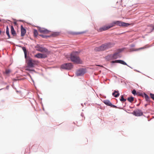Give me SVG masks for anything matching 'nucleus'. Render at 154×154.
<instances>
[{
  "label": "nucleus",
  "instance_id": "f257e3e1",
  "mask_svg": "<svg viewBox=\"0 0 154 154\" xmlns=\"http://www.w3.org/2000/svg\"><path fill=\"white\" fill-rule=\"evenodd\" d=\"M77 52H72L71 54L70 58L71 61L77 64L81 63L82 61L80 60L79 57L77 56Z\"/></svg>",
  "mask_w": 154,
  "mask_h": 154
},
{
  "label": "nucleus",
  "instance_id": "f03ea898",
  "mask_svg": "<svg viewBox=\"0 0 154 154\" xmlns=\"http://www.w3.org/2000/svg\"><path fill=\"white\" fill-rule=\"evenodd\" d=\"M111 28L115 26V25L119 26H120L127 27L130 25L128 23H126L120 21H113L112 23L109 24Z\"/></svg>",
  "mask_w": 154,
  "mask_h": 154
},
{
  "label": "nucleus",
  "instance_id": "7ed1b4c3",
  "mask_svg": "<svg viewBox=\"0 0 154 154\" xmlns=\"http://www.w3.org/2000/svg\"><path fill=\"white\" fill-rule=\"evenodd\" d=\"M38 62L37 60L31 59H29L27 61L28 66L31 68L34 67L35 65L38 64Z\"/></svg>",
  "mask_w": 154,
  "mask_h": 154
},
{
  "label": "nucleus",
  "instance_id": "20e7f679",
  "mask_svg": "<svg viewBox=\"0 0 154 154\" xmlns=\"http://www.w3.org/2000/svg\"><path fill=\"white\" fill-rule=\"evenodd\" d=\"M35 48L37 51L41 52L47 53L48 52V50L47 48L41 47L39 45H37Z\"/></svg>",
  "mask_w": 154,
  "mask_h": 154
},
{
  "label": "nucleus",
  "instance_id": "39448f33",
  "mask_svg": "<svg viewBox=\"0 0 154 154\" xmlns=\"http://www.w3.org/2000/svg\"><path fill=\"white\" fill-rule=\"evenodd\" d=\"M61 68L64 69L70 70L73 68V65L70 63H66L61 65Z\"/></svg>",
  "mask_w": 154,
  "mask_h": 154
},
{
  "label": "nucleus",
  "instance_id": "423d86ee",
  "mask_svg": "<svg viewBox=\"0 0 154 154\" xmlns=\"http://www.w3.org/2000/svg\"><path fill=\"white\" fill-rule=\"evenodd\" d=\"M106 49H107L104 44H103L100 46L96 47L94 48V50L96 51H104Z\"/></svg>",
  "mask_w": 154,
  "mask_h": 154
},
{
  "label": "nucleus",
  "instance_id": "0eeeda50",
  "mask_svg": "<svg viewBox=\"0 0 154 154\" xmlns=\"http://www.w3.org/2000/svg\"><path fill=\"white\" fill-rule=\"evenodd\" d=\"M111 28L110 24L107 26H103L102 27H100L99 29H97L98 32H101L103 31L107 30L110 28Z\"/></svg>",
  "mask_w": 154,
  "mask_h": 154
},
{
  "label": "nucleus",
  "instance_id": "6e6552de",
  "mask_svg": "<svg viewBox=\"0 0 154 154\" xmlns=\"http://www.w3.org/2000/svg\"><path fill=\"white\" fill-rule=\"evenodd\" d=\"M38 30L40 32L44 34H48L50 32V31L47 29L43 28L40 27L38 28Z\"/></svg>",
  "mask_w": 154,
  "mask_h": 154
},
{
  "label": "nucleus",
  "instance_id": "1a4fd4ad",
  "mask_svg": "<svg viewBox=\"0 0 154 154\" xmlns=\"http://www.w3.org/2000/svg\"><path fill=\"white\" fill-rule=\"evenodd\" d=\"M134 115L137 116H140L143 115L142 111L140 109H137L134 111Z\"/></svg>",
  "mask_w": 154,
  "mask_h": 154
},
{
  "label": "nucleus",
  "instance_id": "9d476101",
  "mask_svg": "<svg viewBox=\"0 0 154 154\" xmlns=\"http://www.w3.org/2000/svg\"><path fill=\"white\" fill-rule=\"evenodd\" d=\"M107 49L113 47L115 44L113 42H109L104 43Z\"/></svg>",
  "mask_w": 154,
  "mask_h": 154
},
{
  "label": "nucleus",
  "instance_id": "9b49d317",
  "mask_svg": "<svg viewBox=\"0 0 154 154\" xmlns=\"http://www.w3.org/2000/svg\"><path fill=\"white\" fill-rule=\"evenodd\" d=\"M85 72L83 69H79L77 70L76 72V75L77 76H81L84 75Z\"/></svg>",
  "mask_w": 154,
  "mask_h": 154
},
{
  "label": "nucleus",
  "instance_id": "f8f14e48",
  "mask_svg": "<svg viewBox=\"0 0 154 154\" xmlns=\"http://www.w3.org/2000/svg\"><path fill=\"white\" fill-rule=\"evenodd\" d=\"M35 56L38 58H45L47 57L46 55L41 53H38L35 55Z\"/></svg>",
  "mask_w": 154,
  "mask_h": 154
},
{
  "label": "nucleus",
  "instance_id": "ddd939ff",
  "mask_svg": "<svg viewBox=\"0 0 154 154\" xmlns=\"http://www.w3.org/2000/svg\"><path fill=\"white\" fill-rule=\"evenodd\" d=\"M112 62L113 63H119L124 65H125L128 66L125 62L122 60H116L115 61H112Z\"/></svg>",
  "mask_w": 154,
  "mask_h": 154
},
{
  "label": "nucleus",
  "instance_id": "4468645a",
  "mask_svg": "<svg viewBox=\"0 0 154 154\" xmlns=\"http://www.w3.org/2000/svg\"><path fill=\"white\" fill-rule=\"evenodd\" d=\"M104 103L106 105L110 106L112 107L116 108V106L115 105H112V103L109 100H106L104 101Z\"/></svg>",
  "mask_w": 154,
  "mask_h": 154
},
{
  "label": "nucleus",
  "instance_id": "2eb2a0df",
  "mask_svg": "<svg viewBox=\"0 0 154 154\" xmlns=\"http://www.w3.org/2000/svg\"><path fill=\"white\" fill-rule=\"evenodd\" d=\"M120 52H115L113 54H112L113 60L116 59L120 57L119 53Z\"/></svg>",
  "mask_w": 154,
  "mask_h": 154
},
{
  "label": "nucleus",
  "instance_id": "dca6fc26",
  "mask_svg": "<svg viewBox=\"0 0 154 154\" xmlns=\"http://www.w3.org/2000/svg\"><path fill=\"white\" fill-rule=\"evenodd\" d=\"M21 34L22 36H24L26 33V30L22 26H21Z\"/></svg>",
  "mask_w": 154,
  "mask_h": 154
},
{
  "label": "nucleus",
  "instance_id": "f3484780",
  "mask_svg": "<svg viewBox=\"0 0 154 154\" xmlns=\"http://www.w3.org/2000/svg\"><path fill=\"white\" fill-rule=\"evenodd\" d=\"M105 59L108 61H109L113 60L112 54L108 55L105 57Z\"/></svg>",
  "mask_w": 154,
  "mask_h": 154
},
{
  "label": "nucleus",
  "instance_id": "a211bd4d",
  "mask_svg": "<svg viewBox=\"0 0 154 154\" xmlns=\"http://www.w3.org/2000/svg\"><path fill=\"white\" fill-rule=\"evenodd\" d=\"M119 95L120 94L119 91L116 90L114 91V92L112 93V95L116 97H119Z\"/></svg>",
  "mask_w": 154,
  "mask_h": 154
},
{
  "label": "nucleus",
  "instance_id": "6ab92c4d",
  "mask_svg": "<svg viewBox=\"0 0 154 154\" xmlns=\"http://www.w3.org/2000/svg\"><path fill=\"white\" fill-rule=\"evenodd\" d=\"M59 35V33L57 32H54L52 33L50 35H48V37H56Z\"/></svg>",
  "mask_w": 154,
  "mask_h": 154
},
{
  "label": "nucleus",
  "instance_id": "aec40b11",
  "mask_svg": "<svg viewBox=\"0 0 154 154\" xmlns=\"http://www.w3.org/2000/svg\"><path fill=\"white\" fill-rule=\"evenodd\" d=\"M85 32H71L70 33L72 35H75L83 34L85 33Z\"/></svg>",
  "mask_w": 154,
  "mask_h": 154
},
{
  "label": "nucleus",
  "instance_id": "412c9836",
  "mask_svg": "<svg viewBox=\"0 0 154 154\" xmlns=\"http://www.w3.org/2000/svg\"><path fill=\"white\" fill-rule=\"evenodd\" d=\"M11 28L12 35L13 36H15L16 35V33L15 31L14 30L13 26H11Z\"/></svg>",
  "mask_w": 154,
  "mask_h": 154
},
{
  "label": "nucleus",
  "instance_id": "4be33fe9",
  "mask_svg": "<svg viewBox=\"0 0 154 154\" xmlns=\"http://www.w3.org/2000/svg\"><path fill=\"white\" fill-rule=\"evenodd\" d=\"M146 100L148 103H150V100L149 97L146 94H144V96Z\"/></svg>",
  "mask_w": 154,
  "mask_h": 154
},
{
  "label": "nucleus",
  "instance_id": "5701e85b",
  "mask_svg": "<svg viewBox=\"0 0 154 154\" xmlns=\"http://www.w3.org/2000/svg\"><path fill=\"white\" fill-rule=\"evenodd\" d=\"M6 33L7 35L8 36V38H10V35L9 34V28L8 26H7V27H6Z\"/></svg>",
  "mask_w": 154,
  "mask_h": 154
},
{
  "label": "nucleus",
  "instance_id": "b1692460",
  "mask_svg": "<svg viewBox=\"0 0 154 154\" xmlns=\"http://www.w3.org/2000/svg\"><path fill=\"white\" fill-rule=\"evenodd\" d=\"M127 100L130 102H132L134 100V98L132 97H128L127 99Z\"/></svg>",
  "mask_w": 154,
  "mask_h": 154
},
{
  "label": "nucleus",
  "instance_id": "393cba45",
  "mask_svg": "<svg viewBox=\"0 0 154 154\" xmlns=\"http://www.w3.org/2000/svg\"><path fill=\"white\" fill-rule=\"evenodd\" d=\"M148 47L146 45H145V46H144L143 47H141V48H139L136 49V50L138 51L140 50L143 49H144L145 48H146Z\"/></svg>",
  "mask_w": 154,
  "mask_h": 154
},
{
  "label": "nucleus",
  "instance_id": "a878e982",
  "mask_svg": "<svg viewBox=\"0 0 154 154\" xmlns=\"http://www.w3.org/2000/svg\"><path fill=\"white\" fill-rule=\"evenodd\" d=\"M121 98L120 99V100L122 102H125V101H126V99H125L124 98L123 95H122L121 96Z\"/></svg>",
  "mask_w": 154,
  "mask_h": 154
},
{
  "label": "nucleus",
  "instance_id": "bb28decb",
  "mask_svg": "<svg viewBox=\"0 0 154 154\" xmlns=\"http://www.w3.org/2000/svg\"><path fill=\"white\" fill-rule=\"evenodd\" d=\"M34 35L35 36H37L38 35V32L35 29L34 31Z\"/></svg>",
  "mask_w": 154,
  "mask_h": 154
},
{
  "label": "nucleus",
  "instance_id": "cd10ccee",
  "mask_svg": "<svg viewBox=\"0 0 154 154\" xmlns=\"http://www.w3.org/2000/svg\"><path fill=\"white\" fill-rule=\"evenodd\" d=\"M11 72V71L10 69H7L5 70V73L6 74H8Z\"/></svg>",
  "mask_w": 154,
  "mask_h": 154
},
{
  "label": "nucleus",
  "instance_id": "c85d7f7f",
  "mask_svg": "<svg viewBox=\"0 0 154 154\" xmlns=\"http://www.w3.org/2000/svg\"><path fill=\"white\" fill-rule=\"evenodd\" d=\"M39 36H41L44 38H47V37H48V36L44 35H40Z\"/></svg>",
  "mask_w": 154,
  "mask_h": 154
},
{
  "label": "nucleus",
  "instance_id": "c756f323",
  "mask_svg": "<svg viewBox=\"0 0 154 154\" xmlns=\"http://www.w3.org/2000/svg\"><path fill=\"white\" fill-rule=\"evenodd\" d=\"M150 95L151 98L154 100V94L150 93Z\"/></svg>",
  "mask_w": 154,
  "mask_h": 154
},
{
  "label": "nucleus",
  "instance_id": "7c9ffc66",
  "mask_svg": "<svg viewBox=\"0 0 154 154\" xmlns=\"http://www.w3.org/2000/svg\"><path fill=\"white\" fill-rule=\"evenodd\" d=\"M22 49H23V51H24V53H27L26 50V48L25 47H22Z\"/></svg>",
  "mask_w": 154,
  "mask_h": 154
},
{
  "label": "nucleus",
  "instance_id": "2f4dec72",
  "mask_svg": "<svg viewBox=\"0 0 154 154\" xmlns=\"http://www.w3.org/2000/svg\"><path fill=\"white\" fill-rule=\"evenodd\" d=\"M132 93L133 94L135 95L136 93V91L135 90H134L132 91Z\"/></svg>",
  "mask_w": 154,
  "mask_h": 154
},
{
  "label": "nucleus",
  "instance_id": "473e14b6",
  "mask_svg": "<svg viewBox=\"0 0 154 154\" xmlns=\"http://www.w3.org/2000/svg\"><path fill=\"white\" fill-rule=\"evenodd\" d=\"M151 27L152 28V31L154 29V26L152 25H151Z\"/></svg>",
  "mask_w": 154,
  "mask_h": 154
},
{
  "label": "nucleus",
  "instance_id": "72a5a7b5",
  "mask_svg": "<svg viewBox=\"0 0 154 154\" xmlns=\"http://www.w3.org/2000/svg\"><path fill=\"white\" fill-rule=\"evenodd\" d=\"M24 55H25V57L26 58V56H27V53H24Z\"/></svg>",
  "mask_w": 154,
  "mask_h": 154
},
{
  "label": "nucleus",
  "instance_id": "f704fd0d",
  "mask_svg": "<svg viewBox=\"0 0 154 154\" xmlns=\"http://www.w3.org/2000/svg\"><path fill=\"white\" fill-rule=\"evenodd\" d=\"M96 66H101V67H103V66H101L100 65H96Z\"/></svg>",
  "mask_w": 154,
  "mask_h": 154
},
{
  "label": "nucleus",
  "instance_id": "c9c22d12",
  "mask_svg": "<svg viewBox=\"0 0 154 154\" xmlns=\"http://www.w3.org/2000/svg\"><path fill=\"white\" fill-rule=\"evenodd\" d=\"M147 105V104H146L145 105V106H146Z\"/></svg>",
  "mask_w": 154,
  "mask_h": 154
},
{
  "label": "nucleus",
  "instance_id": "e433bc0d",
  "mask_svg": "<svg viewBox=\"0 0 154 154\" xmlns=\"http://www.w3.org/2000/svg\"><path fill=\"white\" fill-rule=\"evenodd\" d=\"M1 20H0V22H1Z\"/></svg>",
  "mask_w": 154,
  "mask_h": 154
}]
</instances>
